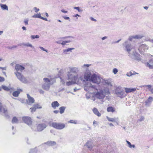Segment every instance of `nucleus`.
I'll return each mask as SVG.
<instances>
[{
  "label": "nucleus",
  "instance_id": "obj_1",
  "mask_svg": "<svg viewBox=\"0 0 153 153\" xmlns=\"http://www.w3.org/2000/svg\"><path fill=\"white\" fill-rule=\"evenodd\" d=\"M91 64L83 65L82 68L86 71L84 72V76H80V82H82L84 85V89L85 91L91 93L95 88V86L92 85L91 82L93 83L98 84L101 82V77L95 74H91V71L88 69V68Z\"/></svg>",
  "mask_w": 153,
  "mask_h": 153
},
{
  "label": "nucleus",
  "instance_id": "obj_2",
  "mask_svg": "<svg viewBox=\"0 0 153 153\" xmlns=\"http://www.w3.org/2000/svg\"><path fill=\"white\" fill-rule=\"evenodd\" d=\"M79 71L78 68L73 67L71 68L70 71L68 72V79L69 80L66 83L67 86L76 83L80 85L82 84V82H80V77L78 78L77 73Z\"/></svg>",
  "mask_w": 153,
  "mask_h": 153
},
{
  "label": "nucleus",
  "instance_id": "obj_3",
  "mask_svg": "<svg viewBox=\"0 0 153 153\" xmlns=\"http://www.w3.org/2000/svg\"><path fill=\"white\" fill-rule=\"evenodd\" d=\"M25 68L19 64H16L15 66V69L16 71L14 74L21 82L25 84L27 83L28 81L26 78L22 74V71L25 69Z\"/></svg>",
  "mask_w": 153,
  "mask_h": 153
},
{
  "label": "nucleus",
  "instance_id": "obj_4",
  "mask_svg": "<svg viewBox=\"0 0 153 153\" xmlns=\"http://www.w3.org/2000/svg\"><path fill=\"white\" fill-rule=\"evenodd\" d=\"M126 49V50L128 52L129 55L131 57L133 56L135 59L138 60H141L139 56L140 55L136 53V52L134 51H133L131 53V51L132 50L134 49V47L132 46L131 44L128 43V41H126L123 44Z\"/></svg>",
  "mask_w": 153,
  "mask_h": 153
},
{
  "label": "nucleus",
  "instance_id": "obj_5",
  "mask_svg": "<svg viewBox=\"0 0 153 153\" xmlns=\"http://www.w3.org/2000/svg\"><path fill=\"white\" fill-rule=\"evenodd\" d=\"M110 92L108 89H106L104 90H97V92L94 93L96 97L99 99H102L104 98L105 96L109 94Z\"/></svg>",
  "mask_w": 153,
  "mask_h": 153
},
{
  "label": "nucleus",
  "instance_id": "obj_6",
  "mask_svg": "<svg viewBox=\"0 0 153 153\" xmlns=\"http://www.w3.org/2000/svg\"><path fill=\"white\" fill-rule=\"evenodd\" d=\"M115 94L118 97L121 98L125 97L127 95L123 89L120 87H118L116 88Z\"/></svg>",
  "mask_w": 153,
  "mask_h": 153
},
{
  "label": "nucleus",
  "instance_id": "obj_7",
  "mask_svg": "<svg viewBox=\"0 0 153 153\" xmlns=\"http://www.w3.org/2000/svg\"><path fill=\"white\" fill-rule=\"evenodd\" d=\"M138 50L139 52L141 54H144V52L148 49V47L146 44L139 43Z\"/></svg>",
  "mask_w": 153,
  "mask_h": 153
},
{
  "label": "nucleus",
  "instance_id": "obj_8",
  "mask_svg": "<svg viewBox=\"0 0 153 153\" xmlns=\"http://www.w3.org/2000/svg\"><path fill=\"white\" fill-rule=\"evenodd\" d=\"M51 125L53 127L57 129H62L65 127L64 124L60 123H53Z\"/></svg>",
  "mask_w": 153,
  "mask_h": 153
},
{
  "label": "nucleus",
  "instance_id": "obj_9",
  "mask_svg": "<svg viewBox=\"0 0 153 153\" xmlns=\"http://www.w3.org/2000/svg\"><path fill=\"white\" fill-rule=\"evenodd\" d=\"M22 120L25 123L29 126L32 123V122L30 117H22Z\"/></svg>",
  "mask_w": 153,
  "mask_h": 153
},
{
  "label": "nucleus",
  "instance_id": "obj_10",
  "mask_svg": "<svg viewBox=\"0 0 153 153\" xmlns=\"http://www.w3.org/2000/svg\"><path fill=\"white\" fill-rule=\"evenodd\" d=\"M27 103L29 105H31V104L34 103L35 102L34 99L31 97L28 94H27Z\"/></svg>",
  "mask_w": 153,
  "mask_h": 153
},
{
  "label": "nucleus",
  "instance_id": "obj_11",
  "mask_svg": "<svg viewBox=\"0 0 153 153\" xmlns=\"http://www.w3.org/2000/svg\"><path fill=\"white\" fill-rule=\"evenodd\" d=\"M44 82L42 85V88L45 90H47L48 88V78H47L43 79Z\"/></svg>",
  "mask_w": 153,
  "mask_h": 153
},
{
  "label": "nucleus",
  "instance_id": "obj_12",
  "mask_svg": "<svg viewBox=\"0 0 153 153\" xmlns=\"http://www.w3.org/2000/svg\"><path fill=\"white\" fill-rule=\"evenodd\" d=\"M42 106L39 104H35L33 105V106L30 108L31 112H34L36 111V109L41 108Z\"/></svg>",
  "mask_w": 153,
  "mask_h": 153
},
{
  "label": "nucleus",
  "instance_id": "obj_13",
  "mask_svg": "<svg viewBox=\"0 0 153 153\" xmlns=\"http://www.w3.org/2000/svg\"><path fill=\"white\" fill-rule=\"evenodd\" d=\"M55 82V78L53 76H48V86L52 85Z\"/></svg>",
  "mask_w": 153,
  "mask_h": 153
},
{
  "label": "nucleus",
  "instance_id": "obj_14",
  "mask_svg": "<svg viewBox=\"0 0 153 153\" xmlns=\"http://www.w3.org/2000/svg\"><path fill=\"white\" fill-rule=\"evenodd\" d=\"M46 125L44 124H41L39 125L37 127L38 131H41L46 127Z\"/></svg>",
  "mask_w": 153,
  "mask_h": 153
},
{
  "label": "nucleus",
  "instance_id": "obj_15",
  "mask_svg": "<svg viewBox=\"0 0 153 153\" xmlns=\"http://www.w3.org/2000/svg\"><path fill=\"white\" fill-rule=\"evenodd\" d=\"M146 66L150 69H153V60H150L146 63Z\"/></svg>",
  "mask_w": 153,
  "mask_h": 153
},
{
  "label": "nucleus",
  "instance_id": "obj_16",
  "mask_svg": "<svg viewBox=\"0 0 153 153\" xmlns=\"http://www.w3.org/2000/svg\"><path fill=\"white\" fill-rule=\"evenodd\" d=\"M125 92L126 93V94L128 93L131 92L135 91L136 90L135 88H125Z\"/></svg>",
  "mask_w": 153,
  "mask_h": 153
},
{
  "label": "nucleus",
  "instance_id": "obj_17",
  "mask_svg": "<svg viewBox=\"0 0 153 153\" xmlns=\"http://www.w3.org/2000/svg\"><path fill=\"white\" fill-rule=\"evenodd\" d=\"M51 106L54 109H55L56 107H58L59 106V104L57 101H56L52 103Z\"/></svg>",
  "mask_w": 153,
  "mask_h": 153
},
{
  "label": "nucleus",
  "instance_id": "obj_18",
  "mask_svg": "<svg viewBox=\"0 0 153 153\" xmlns=\"http://www.w3.org/2000/svg\"><path fill=\"white\" fill-rule=\"evenodd\" d=\"M93 111L94 113L98 117H100L101 116V114L100 113L98 110L96 108H94L93 109Z\"/></svg>",
  "mask_w": 153,
  "mask_h": 153
},
{
  "label": "nucleus",
  "instance_id": "obj_19",
  "mask_svg": "<svg viewBox=\"0 0 153 153\" xmlns=\"http://www.w3.org/2000/svg\"><path fill=\"white\" fill-rule=\"evenodd\" d=\"M3 112L4 114H6L7 112V109L2 107V104L0 102V112Z\"/></svg>",
  "mask_w": 153,
  "mask_h": 153
},
{
  "label": "nucleus",
  "instance_id": "obj_20",
  "mask_svg": "<svg viewBox=\"0 0 153 153\" xmlns=\"http://www.w3.org/2000/svg\"><path fill=\"white\" fill-rule=\"evenodd\" d=\"M67 38H69V39L67 41H70V43L73 41L74 38L72 36H68L64 37L62 38L63 39H66Z\"/></svg>",
  "mask_w": 153,
  "mask_h": 153
},
{
  "label": "nucleus",
  "instance_id": "obj_21",
  "mask_svg": "<svg viewBox=\"0 0 153 153\" xmlns=\"http://www.w3.org/2000/svg\"><path fill=\"white\" fill-rule=\"evenodd\" d=\"M21 45H23L27 47H30L32 48H34V46L29 42L23 43Z\"/></svg>",
  "mask_w": 153,
  "mask_h": 153
},
{
  "label": "nucleus",
  "instance_id": "obj_22",
  "mask_svg": "<svg viewBox=\"0 0 153 153\" xmlns=\"http://www.w3.org/2000/svg\"><path fill=\"white\" fill-rule=\"evenodd\" d=\"M153 101V98L152 97H149L148 99L146 101V105H149L150 104L151 102Z\"/></svg>",
  "mask_w": 153,
  "mask_h": 153
},
{
  "label": "nucleus",
  "instance_id": "obj_23",
  "mask_svg": "<svg viewBox=\"0 0 153 153\" xmlns=\"http://www.w3.org/2000/svg\"><path fill=\"white\" fill-rule=\"evenodd\" d=\"M107 111L108 112H114L115 111V108L111 106L107 108Z\"/></svg>",
  "mask_w": 153,
  "mask_h": 153
},
{
  "label": "nucleus",
  "instance_id": "obj_24",
  "mask_svg": "<svg viewBox=\"0 0 153 153\" xmlns=\"http://www.w3.org/2000/svg\"><path fill=\"white\" fill-rule=\"evenodd\" d=\"M135 39H140L144 37V36L142 34H137L134 35Z\"/></svg>",
  "mask_w": 153,
  "mask_h": 153
},
{
  "label": "nucleus",
  "instance_id": "obj_25",
  "mask_svg": "<svg viewBox=\"0 0 153 153\" xmlns=\"http://www.w3.org/2000/svg\"><path fill=\"white\" fill-rule=\"evenodd\" d=\"M106 118L109 121L114 122L117 120V118H110L108 116L106 117Z\"/></svg>",
  "mask_w": 153,
  "mask_h": 153
},
{
  "label": "nucleus",
  "instance_id": "obj_26",
  "mask_svg": "<svg viewBox=\"0 0 153 153\" xmlns=\"http://www.w3.org/2000/svg\"><path fill=\"white\" fill-rule=\"evenodd\" d=\"M0 6L2 10H8V7L6 4H1Z\"/></svg>",
  "mask_w": 153,
  "mask_h": 153
},
{
  "label": "nucleus",
  "instance_id": "obj_27",
  "mask_svg": "<svg viewBox=\"0 0 153 153\" xmlns=\"http://www.w3.org/2000/svg\"><path fill=\"white\" fill-rule=\"evenodd\" d=\"M13 123H19L18 119L16 117H14L12 121Z\"/></svg>",
  "mask_w": 153,
  "mask_h": 153
},
{
  "label": "nucleus",
  "instance_id": "obj_28",
  "mask_svg": "<svg viewBox=\"0 0 153 153\" xmlns=\"http://www.w3.org/2000/svg\"><path fill=\"white\" fill-rule=\"evenodd\" d=\"M65 108L66 107L64 106H62L60 107L59 108L60 113L61 114L63 113L64 112Z\"/></svg>",
  "mask_w": 153,
  "mask_h": 153
},
{
  "label": "nucleus",
  "instance_id": "obj_29",
  "mask_svg": "<svg viewBox=\"0 0 153 153\" xmlns=\"http://www.w3.org/2000/svg\"><path fill=\"white\" fill-rule=\"evenodd\" d=\"M86 145L88 148L91 149L92 148L91 142H88L87 143Z\"/></svg>",
  "mask_w": 153,
  "mask_h": 153
},
{
  "label": "nucleus",
  "instance_id": "obj_30",
  "mask_svg": "<svg viewBox=\"0 0 153 153\" xmlns=\"http://www.w3.org/2000/svg\"><path fill=\"white\" fill-rule=\"evenodd\" d=\"M33 18H38L41 19V14L39 13V14H34L32 16Z\"/></svg>",
  "mask_w": 153,
  "mask_h": 153
},
{
  "label": "nucleus",
  "instance_id": "obj_31",
  "mask_svg": "<svg viewBox=\"0 0 153 153\" xmlns=\"http://www.w3.org/2000/svg\"><path fill=\"white\" fill-rule=\"evenodd\" d=\"M19 94V92L18 91H16L14 92L13 93V95L15 97H17Z\"/></svg>",
  "mask_w": 153,
  "mask_h": 153
},
{
  "label": "nucleus",
  "instance_id": "obj_32",
  "mask_svg": "<svg viewBox=\"0 0 153 153\" xmlns=\"http://www.w3.org/2000/svg\"><path fill=\"white\" fill-rule=\"evenodd\" d=\"M37 149L36 148L31 149L29 153H37Z\"/></svg>",
  "mask_w": 153,
  "mask_h": 153
},
{
  "label": "nucleus",
  "instance_id": "obj_33",
  "mask_svg": "<svg viewBox=\"0 0 153 153\" xmlns=\"http://www.w3.org/2000/svg\"><path fill=\"white\" fill-rule=\"evenodd\" d=\"M56 143L53 141H48V146H54L56 145Z\"/></svg>",
  "mask_w": 153,
  "mask_h": 153
},
{
  "label": "nucleus",
  "instance_id": "obj_34",
  "mask_svg": "<svg viewBox=\"0 0 153 153\" xmlns=\"http://www.w3.org/2000/svg\"><path fill=\"white\" fill-rule=\"evenodd\" d=\"M145 119V118L144 116H141L140 117L139 119L137 120V122H141L143 121Z\"/></svg>",
  "mask_w": 153,
  "mask_h": 153
},
{
  "label": "nucleus",
  "instance_id": "obj_35",
  "mask_svg": "<svg viewBox=\"0 0 153 153\" xmlns=\"http://www.w3.org/2000/svg\"><path fill=\"white\" fill-rule=\"evenodd\" d=\"M105 83L106 85L110 86H112L111 83L108 80L105 81Z\"/></svg>",
  "mask_w": 153,
  "mask_h": 153
},
{
  "label": "nucleus",
  "instance_id": "obj_36",
  "mask_svg": "<svg viewBox=\"0 0 153 153\" xmlns=\"http://www.w3.org/2000/svg\"><path fill=\"white\" fill-rule=\"evenodd\" d=\"M74 9H76L78 10V11L79 12H82L83 11V10L82 9H80L79 7H74Z\"/></svg>",
  "mask_w": 153,
  "mask_h": 153
},
{
  "label": "nucleus",
  "instance_id": "obj_37",
  "mask_svg": "<svg viewBox=\"0 0 153 153\" xmlns=\"http://www.w3.org/2000/svg\"><path fill=\"white\" fill-rule=\"evenodd\" d=\"M39 36L38 35H36V36L35 35H32L31 36V39H34L35 38L38 39L39 38Z\"/></svg>",
  "mask_w": 153,
  "mask_h": 153
},
{
  "label": "nucleus",
  "instance_id": "obj_38",
  "mask_svg": "<svg viewBox=\"0 0 153 153\" xmlns=\"http://www.w3.org/2000/svg\"><path fill=\"white\" fill-rule=\"evenodd\" d=\"M2 88L3 89L6 91H8L10 90V89L8 87L5 85H2Z\"/></svg>",
  "mask_w": 153,
  "mask_h": 153
},
{
  "label": "nucleus",
  "instance_id": "obj_39",
  "mask_svg": "<svg viewBox=\"0 0 153 153\" xmlns=\"http://www.w3.org/2000/svg\"><path fill=\"white\" fill-rule=\"evenodd\" d=\"M118 72V70L116 68H114L112 71L113 73L114 74H116Z\"/></svg>",
  "mask_w": 153,
  "mask_h": 153
},
{
  "label": "nucleus",
  "instance_id": "obj_40",
  "mask_svg": "<svg viewBox=\"0 0 153 153\" xmlns=\"http://www.w3.org/2000/svg\"><path fill=\"white\" fill-rule=\"evenodd\" d=\"M70 43V41H67V40L66 41H62V42L61 44L62 45H66L67 43Z\"/></svg>",
  "mask_w": 153,
  "mask_h": 153
},
{
  "label": "nucleus",
  "instance_id": "obj_41",
  "mask_svg": "<svg viewBox=\"0 0 153 153\" xmlns=\"http://www.w3.org/2000/svg\"><path fill=\"white\" fill-rule=\"evenodd\" d=\"M133 39H135V37L134 36H129V37L128 39L129 41H132Z\"/></svg>",
  "mask_w": 153,
  "mask_h": 153
},
{
  "label": "nucleus",
  "instance_id": "obj_42",
  "mask_svg": "<svg viewBox=\"0 0 153 153\" xmlns=\"http://www.w3.org/2000/svg\"><path fill=\"white\" fill-rule=\"evenodd\" d=\"M134 74L131 71H130L129 73H127L126 74V75L127 76H130Z\"/></svg>",
  "mask_w": 153,
  "mask_h": 153
},
{
  "label": "nucleus",
  "instance_id": "obj_43",
  "mask_svg": "<svg viewBox=\"0 0 153 153\" xmlns=\"http://www.w3.org/2000/svg\"><path fill=\"white\" fill-rule=\"evenodd\" d=\"M28 20L27 19H25L24 20V22L25 24V25H27L28 24Z\"/></svg>",
  "mask_w": 153,
  "mask_h": 153
},
{
  "label": "nucleus",
  "instance_id": "obj_44",
  "mask_svg": "<svg viewBox=\"0 0 153 153\" xmlns=\"http://www.w3.org/2000/svg\"><path fill=\"white\" fill-rule=\"evenodd\" d=\"M126 142L127 143V144L128 145V147L130 148H131L132 145L131 144V143L127 140L126 141Z\"/></svg>",
  "mask_w": 153,
  "mask_h": 153
},
{
  "label": "nucleus",
  "instance_id": "obj_45",
  "mask_svg": "<svg viewBox=\"0 0 153 153\" xmlns=\"http://www.w3.org/2000/svg\"><path fill=\"white\" fill-rule=\"evenodd\" d=\"M144 54H145V56L146 57H151L152 56V55H150L149 53H144Z\"/></svg>",
  "mask_w": 153,
  "mask_h": 153
},
{
  "label": "nucleus",
  "instance_id": "obj_46",
  "mask_svg": "<svg viewBox=\"0 0 153 153\" xmlns=\"http://www.w3.org/2000/svg\"><path fill=\"white\" fill-rule=\"evenodd\" d=\"M69 122L72 123L76 124L77 121L76 120H71Z\"/></svg>",
  "mask_w": 153,
  "mask_h": 153
},
{
  "label": "nucleus",
  "instance_id": "obj_47",
  "mask_svg": "<svg viewBox=\"0 0 153 153\" xmlns=\"http://www.w3.org/2000/svg\"><path fill=\"white\" fill-rule=\"evenodd\" d=\"M60 81L62 84H64L65 82V80L61 78H60Z\"/></svg>",
  "mask_w": 153,
  "mask_h": 153
},
{
  "label": "nucleus",
  "instance_id": "obj_48",
  "mask_svg": "<svg viewBox=\"0 0 153 153\" xmlns=\"http://www.w3.org/2000/svg\"><path fill=\"white\" fill-rule=\"evenodd\" d=\"M33 9L34 10L35 12L36 13L39 10V9L37 8L36 7H34Z\"/></svg>",
  "mask_w": 153,
  "mask_h": 153
},
{
  "label": "nucleus",
  "instance_id": "obj_49",
  "mask_svg": "<svg viewBox=\"0 0 153 153\" xmlns=\"http://www.w3.org/2000/svg\"><path fill=\"white\" fill-rule=\"evenodd\" d=\"M4 78L3 77L0 76V82L4 81Z\"/></svg>",
  "mask_w": 153,
  "mask_h": 153
},
{
  "label": "nucleus",
  "instance_id": "obj_50",
  "mask_svg": "<svg viewBox=\"0 0 153 153\" xmlns=\"http://www.w3.org/2000/svg\"><path fill=\"white\" fill-rule=\"evenodd\" d=\"M63 17L64 18V19H65V20H69V21H70V18L68 17L64 16Z\"/></svg>",
  "mask_w": 153,
  "mask_h": 153
},
{
  "label": "nucleus",
  "instance_id": "obj_51",
  "mask_svg": "<svg viewBox=\"0 0 153 153\" xmlns=\"http://www.w3.org/2000/svg\"><path fill=\"white\" fill-rule=\"evenodd\" d=\"M74 48H68V49H67V50L68 51V52L69 51H72L73 50H74Z\"/></svg>",
  "mask_w": 153,
  "mask_h": 153
},
{
  "label": "nucleus",
  "instance_id": "obj_52",
  "mask_svg": "<svg viewBox=\"0 0 153 153\" xmlns=\"http://www.w3.org/2000/svg\"><path fill=\"white\" fill-rule=\"evenodd\" d=\"M39 48L42 50H43V51H45L47 52H48L46 50H45V49L44 48H43V47H40Z\"/></svg>",
  "mask_w": 153,
  "mask_h": 153
},
{
  "label": "nucleus",
  "instance_id": "obj_53",
  "mask_svg": "<svg viewBox=\"0 0 153 153\" xmlns=\"http://www.w3.org/2000/svg\"><path fill=\"white\" fill-rule=\"evenodd\" d=\"M0 69H1L2 70H6L7 67H0Z\"/></svg>",
  "mask_w": 153,
  "mask_h": 153
},
{
  "label": "nucleus",
  "instance_id": "obj_54",
  "mask_svg": "<svg viewBox=\"0 0 153 153\" xmlns=\"http://www.w3.org/2000/svg\"><path fill=\"white\" fill-rule=\"evenodd\" d=\"M90 19H91V20L92 21H94V22H96L97 21L96 19H94L92 17H91L90 18Z\"/></svg>",
  "mask_w": 153,
  "mask_h": 153
},
{
  "label": "nucleus",
  "instance_id": "obj_55",
  "mask_svg": "<svg viewBox=\"0 0 153 153\" xmlns=\"http://www.w3.org/2000/svg\"><path fill=\"white\" fill-rule=\"evenodd\" d=\"M39 92L40 93L43 94L44 93V91L42 89H40L39 90Z\"/></svg>",
  "mask_w": 153,
  "mask_h": 153
},
{
  "label": "nucleus",
  "instance_id": "obj_56",
  "mask_svg": "<svg viewBox=\"0 0 153 153\" xmlns=\"http://www.w3.org/2000/svg\"><path fill=\"white\" fill-rule=\"evenodd\" d=\"M61 11L64 13H68V11H65L64 10H61Z\"/></svg>",
  "mask_w": 153,
  "mask_h": 153
},
{
  "label": "nucleus",
  "instance_id": "obj_57",
  "mask_svg": "<svg viewBox=\"0 0 153 153\" xmlns=\"http://www.w3.org/2000/svg\"><path fill=\"white\" fill-rule=\"evenodd\" d=\"M68 50L67 49H65L63 50V53H65V54H67V52H68Z\"/></svg>",
  "mask_w": 153,
  "mask_h": 153
},
{
  "label": "nucleus",
  "instance_id": "obj_58",
  "mask_svg": "<svg viewBox=\"0 0 153 153\" xmlns=\"http://www.w3.org/2000/svg\"><path fill=\"white\" fill-rule=\"evenodd\" d=\"M107 38H108L107 36H104L102 38V40H103L107 39Z\"/></svg>",
  "mask_w": 153,
  "mask_h": 153
},
{
  "label": "nucleus",
  "instance_id": "obj_59",
  "mask_svg": "<svg viewBox=\"0 0 153 153\" xmlns=\"http://www.w3.org/2000/svg\"><path fill=\"white\" fill-rule=\"evenodd\" d=\"M56 43L58 44H61V41H58L56 42Z\"/></svg>",
  "mask_w": 153,
  "mask_h": 153
},
{
  "label": "nucleus",
  "instance_id": "obj_60",
  "mask_svg": "<svg viewBox=\"0 0 153 153\" xmlns=\"http://www.w3.org/2000/svg\"><path fill=\"white\" fill-rule=\"evenodd\" d=\"M41 18H41V19H42L45 20L47 21V18H43L42 16H41Z\"/></svg>",
  "mask_w": 153,
  "mask_h": 153
},
{
  "label": "nucleus",
  "instance_id": "obj_61",
  "mask_svg": "<svg viewBox=\"0 0 153 153\" xmlns=\"http://www.w3.org/2000/svg\"><path fill=\"white\" fill-rule=\"evenodd\" d=\"M59 112V111L58 110H55L53 111V112L55 114H57Z\"/></svg>",
  "mask_w": 153,
  "mask_h": 153
},
{
  "label": "nucleus",
  "instance_id": "obj_62",
  "mask_svg": "<svg viewBox=\"0 0 153 153\" xmlns=\"http://www.w3.org/2000/svg\"><path fill=\"white\" fill-rule=\"evenodd\" d=\"M22 28L23 30H26V27L24 26L22 27Z\"/></svg>",
  "mask_w": 153,
  "mask_h": 153
},
{
  "label": "nucleus",
  "instance_id": "obj_63",
  "mask_svg": "<svg viewBox=\"0 0 153 153\" xmlns=\"http://www.w3.org/2000/svg\"><path fill=\"white\" fill-rule=\"evenodd\" d=\"M143 8L145 9L146 10H147L148 9V8H149V7H147V6H145V7H143Z\"/></svg>",
  "mask_w": 153,
  "mask_h": 153
},
{
  "label": "nucleus",
  "instance_id": "obj_64",
  "mask_svg": "<svg viewBox=\"0 0 153 153\" xmlns=\"http://www.w3.org/2000/svg\"><path fill=\"white\" fill-rule=\"evenodd\" d=\"M80 16L78 14H76L75 16V17H76V19H78V18L77 17V16Z\"/></svg>",
  "mask_w": 153,
  "mask_h": 153
}]
</instances>
